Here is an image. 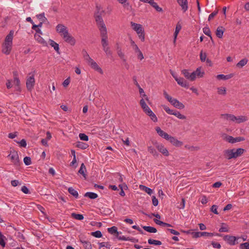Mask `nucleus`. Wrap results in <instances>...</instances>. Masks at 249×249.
<instances>
[{"label": "nucleus", "instance_id": "4c0bfd02", "mask_svg": "<svg viewBox=\"0 0 249 249\" xmlns=\"http://www.w3.org/2000/svg\"><path fill=\"white\" fill-rule=\"evenodd\" d=\"M80 241L83 244V246L85 249H91V244L89 242L87 241H83L82 240H81Z\"/></svg>", "mask_w": 249, "mask_h": 249}, {"label": "nucleus", "instance_id": "49530a36", "mask_svg": "<svg viewBox=\"0 0 249 249\" xmlns=\"http://www.w3.org/2000/svg\"><path fill=\"white\" fill-rule=\"evenodd\" d=\"M148 243L149 244L154 245H161V242L160 241L155 240L151 239H148Z\"/></svg>", "mask_w": 249, "mask_h": 249}, {"label": "nucleus", "instance_id": "6ab92c4d", "mask_svg": "<svg viewBox=\"0 0 249 249\" xmlns=\"http://www.w3.org/2000/svg\"><path fill=\"white\" fill-rule=\"evenodd\" d=\"M179 5L181 7L182 10L184 12L188 9V2L187 0H178V1Z\"/></svg>", "mask_w": 249, "mask_h": 249}, {"label": "nucleus", "instance_id": "37998d69", "mask_svg": "<svg viewBox=\"0 0 249 249\" xmlns=\"http://www.w3.org/2000/svg\"><path fill=\"white\" fill-rule=\"evenodd\" d=\"M71 216L72 218H75L77 220H81L83 219L84 216L82 214H77L75 213H72Z\"/></svg>", "mask_w": 249, "mask_h": 249}, {"label": "nucleus", "instance_id": "4be33fe9", "mask_svg": "<svg viewBox=\"0 0 249 249\" xmlns=\"http://www.w3.org/2000/svg\"><path fill=\"white\" fill-rule=\"evenodd\" d=\"M224 31L225 28L223 26H219L215 32L216 36L219 38H221L223 36Z\"/></svg>", "mask_w": 249, "mask_h": 249}, {"label": "nucleus", "instance_id": "13d9d810", "mask_svg": "<svg viewBox=\"0 0 249 249\" xmlns=\"http://www.w3.org/2000/svg\"><path fill=\"white\" fill-rule=\"evenodd\" d=\"M218 12V9H216L215 11H214L212 13H211L209 16V18H208V20L209 21H210L212 19H213V17L214 16H215L217 13Z\"/></svg>", "mask_w": 249, "mask_h": 249}, {"label": "nucleus", "instance_id": "052dcab7", "mask_svg": "<svg viewBox=\"0 0 249 249\" xmlns=\"http://www.w3.org/2000/svg\"><path fill=\"white\" fill-rule=\"evenodd\" d=\"M99 245H100L99 249H100L102 247H106L107 248L109 249L111 247V245L110 244H109L108 243H106L105 242H102V243H100Z\"/></svg>", "mask_w": 249, "mask_h": 249}, {"label": "nucleus", "instance_id": "0e129e2a", "mask_svg": "<svg viewBox=\"0 0 249 249\" xmlns=\"http://www.w3.org/2000/svg\"><path fill=\"white\" fill-rule=\"evenodd\" d=\"M217 206L215 205H213L212 206L211 208V211L213 212L214 213L216 214H218V213L217 211Z\"/></svg>", "mask_w": 249, "mask_h": 249}, {"label": "nucleus", "instance_id": "5fc2aeb1", "mask_svg": "<svg viewBox=\"0 0 249 249\" xmlns=\"http://www.w3.org/2000/svg\"><path fill=\"white\" fill-rule=\"evenodd\" d=\"M79 137L81 140L85 141H88L89 140L88 136L84 133H80Z\"/></svg>", "mask_w": 249, "mask_h": 249}, {"label": "nucleus", "instance_id": "e2e57ef3", "mask_svg": "<svg viewBox=\"0 0 249 249\" xmlns=\"http://www.w3.org/2000/svg\"><path fill=\"white\" fill-rule=\"evenodd\" d=\"M240 246L241 249H249V242L241 244Z\"/></svg>", "mask_w": 249, "mask_h": 249}, {"label": "nucleus", "instance_id": "2eb2a0df", "mask_svg": "<svg viewBox=\"0 0 249 249\" xmlns=\"http://www.w3.org/2000/svg\"><path fill=\"white\" fill-rule=\"evenodd\" d=\"M174 146L180 147L183 145V142L178 141L176 138L172 136L169 141Z\"/></svg>", "mask_w": 249, "mask_h": 249}, {"label": "nucleus", "instance_id": "3c124183", "mask_svg": "<svg viewBox=\"0 0 249 249\" xmlns=\"http://www.w3.org/2000/svg\"><path fill=\"white\" fill-rule=\"evenodd\" d=\"M91 235L97 237V238H100L102 236V234L101 232L99 231H97L94 232H92L91 233Z\"/></svg>", "mask_w": 249, "mask_h": 249}, {"label": "nucleus", "instance_id": "c756f323", "mask_svg": "<svg viewBox=\"0 0 249 249\" xmlns=\"http://www.w3.org/2000/svg\"><path fill=\"white\" fill-rule=\"evenodd\" d=\"M50 45L54 48V49L56 51V52L59 54L60 52L59 51V45L54 42L53 40L50 39L49 40Z\"/></svg>", "mask_w": 249, "mask_h": 249}, {"label": "nucleus", "instance_id": "2f4dec72", "mask_svg": "<svg viewBox=\"0 0 249 249\" xmlns=\"http://www.w3.org/2000/svg\"><path fill=\"white\" fill-rule=\"evenodd\" d=\"M142 228L146 231L150 233H156L157 231V230L155 228L150 226H144L142 227Z\"/></svg>", "mask_w": 249, "mask_h": 249}, {"label": "nucleus", "instance_id": "f03ea898", "mask_svg": "<svg viewBox=\"0 0 249 249\" xmlns=\"http://www.w3.org/2000/svg\"><path fill=\"white\" fill-rule=\"evenodd\" d=\"M245 150L243 148L227 149L223 151V156L227 160L236 159L241 156L244 153Z\"/></svg>", "mask_w": 249, "mask_h": 249}, {"label": "nucleus", "instance_id": "8fccbe9b", "mask_svg": "<svg viewBox=\"0 0 249 249\" xmlns=\"http://www.w3.org/2000/svg\"><path fill=\"white\" fill-rule=\"evenodd\" d=\"M248 62V60L247 59H243L241 60L237 64V67H242L244 66H245L246 64H247Z\"/></svg>", "mask_w": 249, "mask_h": 249}, {"label": "nucleus", "instance_id": "774afa93", "mask_svg": "<svg viewBox=\"0 0 249 249\" xmlns=\"http://www.w3.org/2000/svg\"><path fill=\"white\" fill-rule=\"evenodd\" d=\"M152 203L155 206H157L158 205V200L155 196H152Z\"/></svg>", "mask_w": 249, "mask_h": 249}, {"label": "nucleus", "instance_id": "aec40b11", "mask_svg": "<svg viewBox=\"0 0 249 249\" xmlns=\"http://www.w3.org/2000/svg\"><path fill=\"white\" fill-rule=\"evenodd\" d=\"M181 73L183 74V75L186 79L191 81H194L192 73H190L188 70L185 69L181 71Z\"/></svg>", "mask_w": 249, "mask_h": 249}, {"label": "nucleus", "instance_id": "a878e982", "mask_svg": "<svg viewBox=\"0 0 249 249\" xmlns=\"http://www.w3.org/2000/svg\"><path fill=\"white\" fill-rule=\"evenodd\" d=\"M185 148L191 152L197 151L200 149L199 146H194L188 144L185 145Z\"/></svg>", "mask_w": 249, "mask_h": 249}, {"label": "nucleus", "instance_id": "69168bd1", "mask_svg": "<svg viewBox=\"0 0 249 249\" xmlns=\"http://www.w3.org/2000/svg\"><path fill=\"white\" fill-rule=\"evenodd\" d=\"M70 83V77H68L66 80H64V81L63 83V86L64 87H67Z\"/></svg>", "mask_w": 249, "mask_h": 249}, {"label": "nucleus", "instance_id": "c03bdc74", "mask_svg": "<svg viewBox=\"0 0 249 249\" xmlns=\"http://www.w3.org/2000/svg\"><path fill=\"white\" fill-rule=\"evenodd\" d=\"M5 240H6V237L0 232V245L2 247H4L5 246Z\"/></svg>", "mask_w": 249, "mask_h": 249}, {"label": "nucleus", "instance_id": "ea45409f", "mask_svg": "<svg viewBox=\"0 0 249 249\" xmlns=\"http://www.w3.org/2000/svg\"><path fill=\"white\" fill-rule=\"evenodd\" d=\"M148 151L152 154L154 156H158V153L156 151V149L153 147L152 146H148Z\"/></svg>", "mask_w": 249, "mask_h": 249}, {"label": "nucleus", "instance_id": "58836bf2", "mask_svg": "<svg viewBox=\"0 0 249 249\" xmlns=\"http://www.w3.org/2000/svg\"><path fill=\"white\" fill-rule=\"evenodd\" d=\"M218 94L225 95L226 94V89L225 87H219L217 88Z\"/></svg>", "mask_w": 249, "mask_h": 249}, {"label": "nucleus", "instance_id": "bb28decb", "mask_svg": "<svg viewBox=\"0 0 249 249\" xmlns=\"http://www.w3.org/2000/svg\"><path fill=\"white\" fill-rule=\"evenodd\" d=\"M87 171L86 166L85 164L82 163L81 165L80 169L78 171V173L81 174L83 177L86 179L87 178V175L85 174V172Z\"/></svg>", "mask_w": 249, "mask_h": 249}, {"label": "nucleus", "instance_id": "f8f14e48", "mask_svg": "<svg viewBox=\"0 0 249 249\" xmlns=\"http://www.w3.org/2000/svg\"><path fill=\"white\" fill-rule=\"evenodd\" d=\"M192 234L194 238H198L203 236H213V233L207 232H192Z\"/></svg>", "mask_w": 249, "mask_h": 249}, {"label": "nucleus", "instance_id": "4468645a", "mask_svg": "<svg viewBox=\"0 0 249 249\" xmlns=\"http://www.w3.org/2000/svg\"><path fill=\"white\" fill-rule=\"evenodd\" d=\"M140 104L142 108V109L143 112L146 114L149 111L151 110V109L148 107V106L146 105L144 100L143 99H142L140 101Z\"/></svg>", "mask_w": 249, "mask_h": 249}, {"label": "nucleus", "instance_id": "09e8293b", "mask_svg": "<svg viewBox=\"0 0 249 249\" xmlns=\"http://www.w3.org/2000/svg\"><path fill=\"white\" fill-rule=\"evenodd\" d=\"M37 18L41 21V22H45L47 20L46 18L44 16V13H41L40 14L36 15Z\"/></svg>", "mask_w": 249, "mask_h": 249}, {"label": "nucleus", "instance_id": "864d4df0", "mask_svg": "<svg viewBox=\"0 0 249 249\" xmlns=\"http://www.w3.org/2000/svg\"><path fill=\"white\" fill-rule=\"evenodd\" d=\"M117 54L118 56L124 61H125L126 60L124 58V54L122 52L121 49H119L118 51H117Z\"/></svg>", "mask_w": 249, "mask_h": 249}, {"label": "nucleus", "instance_id": "393cba45", "mask_svg": "<svg viewBox=\"0 0 249 249\" xmlns=\"http://www.w3.org/2000/svg\"><path fill=\"white\" fill-rule=\"evenodd\" d=\"M35 38L38 43L43 45L44 46H46L47 45L46 42L40 35L36 34L35 35Z\"/></svg>", "mask_w": 249, "mask_h": 249}, {"label": "nucleus", "instance_id": "e433bc0d", "mask_svg": "<svg viewBox=\"0 0 249 249\" xmlns=\"http://www.w3.org/2000/svg\"><path fill=\"white\" fill-rule=\"evenodd\" d=\"M84 196L88 197L90 199H95L98 197V195L92 192H87L85 194Z\"/></svg>", "mask_w": 249, "mask_h": 249}, {"label": "nucleus", "instance_id": "4d7b16f0", "mask_svg": "<svg viewBox=\"0 0 249 249\" xmlns=\"http://www.w3.org/2000/svg\"><path fill=\"white\" fill-rule=\"evenodd\" d=\"M154 222L158 225L163 227H166L167 223L163 222L157 219H154Z\"/></svg>", "mask_w": 249, "mask_h": 249}, {"label": "nucleus", "instance_id": "20e7f679", "mask_svg": "<svg viewBox=\"0 0 249 249\" xmlns=\"http://www.w3.org/2000/svg\"><path fill=\"white\" fill-rule=\"evenodd\" d=\"M7 157L10 159L11 162L15 166H19L20 165L21 162L17 151L14 149L11 150Z\"/></svg>", "mask_w": 249, "mask_h": 249}, {"label": "nucleus", "instance_id": "338daca9", "mask_svg": "<svg viewBox=\"0 0 249 249\" xmlns=\"http://www.w3.org/2000/svg\"><path fill=\"white\" fill-rule=\"evenodd\" d=\"M14 84L17 86L18 88H19L20 86V80L18 78H16L14 79Z\"/></svg>", "mask_w": 249, "mask_h": 249}, {"label": "nucleus", "instance_id": "423d86ee", "mask_svg": "<svg viewBox=\"0 0 249 249\" xmlns=\"http://www.w3.org/2000/svg\"><path fill=\"white\" fill-rule=\"evenodd\" d=\"M162 107L168 114L174 115L179 119L185 120L186 119V117L185 115L181 114L179 111L177 110L174 111L172 109H170L167 106L165 105H163Z\"/></svg>", "mask_w": 249, "mask_h": 249}, {"label": "nucleus", "instance_id": "7ed1b4c3", "mask_svg": "<svg viewBox=\"0 0 249 249\" xmlns=\"http://www.w3.org/2000/svg\"><path fill=\"white\" fill-rule=\"evenodd\" d=\"M221 118L226 120L229 122H234L237 124H240L248 120L247 116L243 115L235 116L231 114H221Z\"/></svg>", "mask_w": 249, "mask_h": 249}, {"label": "nucleus", "instance_id": "c9c22d12", "mask_svg": "<svg viewBox=\"0 0 249 249\" xmlns=\"http://www.w3.org/2000/svg\"><path fill=\"white\" fill-rule=\"evenodd\" d=\"M140 188L141 190L145 191L146 193H147L148 194H149L150 195H151L152 194V193H153V191L152 189H151L150 188H148L144 185H140Z\"/></svg>", "mask_w": 249, "mask_h": 249}, {"label": "nucleus", "instance_id": "6e6552de", "mask_svg": "<svg viewBox=\"0 0 249 249\" xmlns=\"http://www.w3.org/2000/svg\"><path fill=\"white\" fill-rule=\"evenodd\" d=\"M35 83L34 74L30 73L27 76L26 80V87L27 89L31 91L33 89Z\"/></svg>", "mask_w": 249, "mask_h": 249}, {"label": "nucleus", "instance_id": "f3484780", "mask_svg": "<svg viewBox=\"0 0 249 249\" xmlns=\"http://www.w3.org/2000/svg\"><path fill=\"white\" fill-rule=\"evenodd\" d=\"M224 239L227 241V242L230 245H235V241L236 238L235 236H231V235H225L224 237Z\"/></svg>", "mask_w": 249, "mask_h": 249}, {"label": "nucleus", "instance_id": "a19ab883", "mask_svg": "<svg viewBox=\"0 0 249 249\" xmlns=\"http://www.w3.org/2000/svg\"><path fill=\"white\" fill-rule=\"evenodd\" d=\"M82 54L84 58L87 61V62H89L91 59V58L89 56L88 53L85 50H83L82 51Z\"/></svg>", "mask_w": 249, "mask_h": 249}, {"label": "nucleus", "instance_id": "de8ad7c7", "mask_svg": "<svg viewBox=\"0 0 249 249\" xmlns=\"http://www.w3.org/2000/svg\"><path fill=\"white\" fill-rule=\"evenodd\" d=\"M107 231L111 234L116 233L117 235L119 234V232L117 231V228L115 226L108 228Z\"/></svg>", "mask_w": 249, "mask_h": 249}, {"label": "nucleus", "instance_id": "a18cd8bd", "mask_svg": "<svg viewBox=\"0 0 249 249\" xmlns=\"http://www.w3.org/2000/svg\"><path fill=\"white\" fill-rule=\"evenodd\" d=\"M203 33L207 36H209L211 39L212 40H213V38L211 36V31L210 30V29L209 28V27H204L203 29Z\"/></svg>", "mask_w": 249, "mask_h": 249}, {"label": "nucleus", "instance_id": "9b49d317", "mask_svg": "<svg viewBox=\"0 0 249 249\" xmlns=\"http://www.w3.org/2000/svg\"><path fill=\"white\" fill-rule=\"evenodd\" d=\"M175 80L177 82L178 84L182 87L188 88L189 84L187 81L182 77H178L174 76Z\"/></svg>", "mask_w": 249, "mask_h": 249}, {"label": "nucleus", "instance_id": "f704fd0d", "mask_svg": "<svg viewBox=\"0 0 249 249\" xmlns=\"http://www.w3.org/2000/svg\"><path fill=\"white\" fill-rule=\"evenodd\" d=\"M147 115L150 117V119L154 122L158 121V118L156 115L153 112L152 110L146 114Z\"/></svg>", "mask_w": 249, "mask_h": 249}, {"label": "nucleus", "instance_id": "7c9ffc66", "mask_svg": "<svg viewBox=\"0 0 249 249\" xmlns=\"http://www.w3.org/2000/svg\"><path fill=\"white\" fill-rule=\"evenodd\" d=\"M232 77V74H230L228 75L224 74H218L216 76L217 79L219 80H228L231 78Z\"/></svg>", "mask_w": 249, "mask_h": 249}, {"label": "nucleus", "instance_id": "72a5a7b5", "mask_svg": "<svg viewBox=\"0 0 249 249\" xmlns=\"http://www.w3.org/2000/svg\"><path fill=\"white\" fill-rule=\"evenodd\" d=\"M181 25L180 24H179L178 23L177 24V26H176V27L175 32L174 33V43L176 42V38H177V36H178L179 32L181 30Z\"/></svg>", "mask_w": 249, "mask_h": 249}, {"label": "nucleus", "instance_id": "a211bd4d", "mask_svg": "<svg viewBox=\"0 0 249 249\" xmlns=\"http://www.w3.org/2000/svg\"><path fill=\"white\" fill-rule=\"evenodd\" d=\"M63 39L65 41L70 44L71 45H74L75 43V39L70 34L67 36H64Z\"/></svg>", "mask_w": 249, "mask_h": 249}, {"label": "nucleus", "instance_id": "c85d7f7f", "mask_svg": "<svg viewBox=\"0 0 249 249\" xmlns=\"http://www.w3.org/2000/svg\"><path fill=\"white\" fill-rule=\"evenodd\" d=\"M75 146L82 149H86L89 147V145L83 142H78L75 143Z\"/></svg>", "mask_w": 249, "mask_h": 249}, {"label": "nucleus", "instance_id": "6e6d98bb", "mask_svg": "<svg viewBox=\"0 0 249 249\" xmlns=\"http://www.w3.org/2000/svg\"><path fill=\"white\" fill-rule=\"evenodd\" d=\"M207 55L205 53L201 51L200 53V59L202 62H204L206 60Z\"/></svg>", "mask_w": 249, "mask_h": 249}, {"label": "nucleus", "instance_id": "680f3d73", "mask_svg": "<svg viewBox=\"0 0 249 249\" xmlns=\"http://www.w3.org/2000/svg\"><path fill=\"white\" fill-rule=\"evenodd\" d=\"M103 50L107 55H111L112 54V53L110 50V48L109 47L103 49Z\"/></svg>", "mask_w": 249, "mask_h": 249}, {"label": "nucleus", "instance_id": "412c9836", "mask_svg": "<svg viewBox=\"0 0 249 249\" xmlns=\"http://www.w3.org/2000/svg\"><path fill=\"white\" fill-rule=\"evenodd\" d=\"M11 48H12L11 44L4 43L2 51L4 53H5L6 54H8L10 53Z\"/></svg>", "mask_w": 249, "mask_h": 249}, {"label": "nucleus", "instance_id": "bf43d9fd", "mask_svg": "<svg viewBox=\"0 0 249 249\" xmlns=\"http://www.w3.org/2000/svg\"><path fill=\"white\" fill-rule=\"evenodd\" d=\"M156 130L157 131V132L158 133V134L161 137H163V135L165 133L164 131H163V130H162L160 127H157L156 128Z\"/></svg>", "mask_w": 249, "mask_h": 249}, {"label": "nucleus", "instance_id": "dca6fc26", "mask_svg": "<svg viewBox=\"0 0 249 249\" xmlns=\"http://www.w3.org/2000/svg\"><path fill=\"white\" fill-rule=\"evenodd\" d=\"M221 137L223 140L229 142V143H235L234 138H233V137H232L231 136H229L226 133L222 134L221 135Z\"/></svg>", "mask_w": 249, "mask_h": 249}, {"label": "nucleus", "instance_id": "79ce46f5", "mask_svg": "<svg viewBox=\"0 0 249 249\" xmlns=\"http://www.w3.org/2000/svg\"><path fill=\"white\" fill-rule=\"evenodd\" d=\"M68 192H69L70 194H71V195H72L75 197H77L78 196V192L74 189H73L72 187H70L68 188Z\"/></svg>", "mask_w": 249, "mask_h": 249}, {"label": "nucleus", "instance_id": "b1692460", "mask_svg": "<svg viewBox=\"0 0 249 249\" xmlns=\"http://www.w3.org/2000/svg\"><path fill=\"white\" fill-rule=\"evenodd\" d=\"M14 31L11 30L9 34L6 36L5 39V43L12 45V40L13 38Z\"/></svg>", "mask_w": 249, "mask_h": 249}, {"label": "nucleus", "instance_id": "9d476101", "mask_svg": "<svg viewBox=\"0 0 249 249\" xmlns=\"http://www.w3.org/2000/svg\"><path fill=\"white\" fill-rule=\"evenodd\" d=\"M192 73L193 76L194 81L196 79V77L201 78L203 77L204 75V71H201V67L197 68L195 71Z\"/></svg>", "mask_w": 249, "mask_h": 249}, {"label": "nucleus", "instance_id": "39448f33", "mask_svg": "<svg viewBox=\"0 0 249 249\" xmlns=\"http://www.w3.org/2000/svg\"><path fill=\"white\" fill-rule=\"evenodd\" d=\"M131 25L133 30H134L137 32L139 38L141 40V41H144L145 39L144 30L142 25L134 23L133 22H131Z\"/></svg>", "mask_w": 249, "mask_h": 249}, {"label": "nucleus", "instance_id": "0eeeda50", "mask_svg": "<svg viewBox=\"0 0 249 249\" xmlns=\"http://www.w3.org/2000/svg\"><path fill=\"white\" fill-rule=\"evenodd\" d=\"M96 11L94 14V18L96 23V25L98 26V20L100 19L103 23H105L102 18V14L104 13L105 11L103 10L100 6L96 5Z\"/></svg>", "mask_w": 249, "mask_h": 249}, {"label": "nucleus", "instance_id": "473e14b6", "mask_svg": "<svg viewBox=\"0 0 249 249\" xmlns=\"http://www.w3.org/2000/svg\"><path fill=\"white\" fill-rule=\"evenodd\" d=\"M134 50L135 51V52L136 53H137V57L138 59L140 60H142V59H143V55L138 46H135Z\"/></svg>", "mask_w": 249, "mask_h": 249}, {"label": "nucleus", "instance_id": "1a4fd4ad", "mask_svg": "<svg viewBox=\"0 0 249 249\" xmlns=\"http://www.w3.org/2000/svg\"><path fill=\"white\" fill-rule=\"evenodd\" d=\"M87 63L88 65L90 66L92 69L97 71L102 74L103 73V71L102 69L98 65L97 63L95 61H94L92 58Z\"/></svg>", "mask_w": 249, "mask_h": 249}, {"label": "nucleus", "instance_id": "f257e3e1", "mask_svg": "<svg viewBox=\"0 0 249 249\" xmlns=\"http://www.w3.org/2000/svg\"><path fill=\"white\" fill-rule=\"evenodd\" d=\"M98 21V28L101 37V44L103 49H104L108 47L107 29L105 24L103 23L101 19H99Z\"/></svg>", "mask_w": 249, "mask_h": 249}, {"label": "nucleus", "instance_id": "603ef678", "mask_svg": "<svg viewBox=\"0 0 249 249\" xmlns=\"http://www.w3.org/2000/svg\"><path fill=\"white\" fill-rule=\"evenodd\" d=\"M23 161L26 165H29L32 163L31 159L29 157H25L23 159Z\"/></svg>", "mask_w": 249, "mask_h": 249}, {"label": "nucleus", "instance_id": "ddd939ff", "mask_svg": "<svg viewBox=\"0 0 249 249\" xmlns=\"http://www.w3.org/2000/svg\"><path fill=\"white\" fill-rule=\"evenodd\" d=\"M156 147L159 151V152L161 153L163 155L165 156H169V154L168 150L162 144H157L156 145Z\"/></svg>", "mask_w": 249, "mask_h": 249}, {"label": "nucleus", "instance_id": "cd10ccee", "mask_svg": "<svg viewBox=\"0 0 249 249\" xmlns=\"http://www.w3.org/2000/svg\"><path fill=\"white\" fill-rule=\"evenodd\" d=\"M67 29V27L63 24H59L56 27V30L59 34L64 32Z\"/></svg>", "mask_w": 249, "mask_h": 249}, {"label": "nucleus", "instance_id": "5701e85b", "mask_svg": "<svg viewBox=\"0 0 249 249\" xmlns=\"http://www.w3.org/2000/svg\"><path fill=\"white\" fill-rule=\"evenodd\" d=\"M174 107H177L178 109H183L184 108V105L179 102L177 99H174L173 101V102L171 104Z\"/></svg>", "mask_w": 249, "mask_h": 249}]
</instances>
